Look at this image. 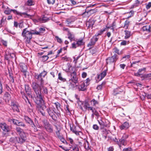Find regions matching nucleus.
I'll return each instance as SVG.
<instances>
[{
    "label": "nucleus",
    "instance_id": "nucleus-1",
    "mask_svg": "<svg viewBox=\"0 0 151 151\" xmlns=\"http://www.w3.org/2000/svg\"><path fill=\"white\" fill-rule=\"evenodd\" d=\"M32 87L35 93V94L34 95V100L35 102L37 104L43 103L44 100L43 99V96L41 93V91L42 89L44 93L45 94H47L48 90L47 88L44 86V84L39 85V84L34 82L32 83Z\"/></svg>",
    "mask_w": 151,
    "mask_h": 151
},
{
    "label": "nucleus",
    "instance_id": "nucleus-2",
    "mask_svg": "<svg viewBox=\"0 0 151 151\" xmlns=\"http://www.w3.org/2000/svg\"><path fill=\"white\" fill-rule=\"evenodd\" d=\"M32 35H40V33L35 30H29L27 28L23 30L22 36L24 38L26 43H29L32 38Z\"/></svg>",
    "mask_w": 151,
    "mask_h": 151
},
{
    "label": "nucleus",
    "instance_id": "nucleus-3",
    "mask_svg": "<svg viewBox=\"0 0 151 151\" xmlns=\"http://www.w3.org/2000/svg\"><path fill=\"white\" fill-rule=\"evenodd\" d=\"M47 74V72L45 70H44L39 74L35 73V77L37 80V81L40 83L39 85L44 84V78L46 76Z\"/></svg>",
    "mask_w": 151,
    "mask_h": 151
},
{
    "label": "nucleus",
    "instance_id": "nucleus-4",
    "mask_svg": "<svg viewBox=\"0 0 151 151\" xmlns=\"http://www.w3.org/2000/svg\"><path fill=\"white\" fill-rule=\"evenodd\" d=\"M24 119L26 123L30 125L33 128L35 132H36L38 131L36 125H35L32 120L30 118L27 116H24Z\"/></svg>",
    "mask_w": 151,
    "mask_h": 151
},
{
    "label": "nucleus",
    "instance_id": "nucleus-5",
    "mask_svg": "<svg viewBox=\"0 0 151 151\" xmlns=\"http://www.w3.org/2000/svg\"><path fill=\"white\" fill-rule=\"evenodd\" d=\"M54 109V108H53L49 107L46 109V111L49 115L52 118V119L54 120H56L57 119V117L55 114V112Z\"/></svg>",
    "mask_w": 151,
    "mask_h": 151
},
{
    "label": "nucleus",
    "instance_id": "nucleus-6",
    "mask_svg": "<svg viewBox=\"0 0 151 151\" xmlns=\"http://www.w3.org/2000/svg\"><path fill=\"white\" fill-rule=\"evenodd\" d=\"M98 121L100 126V128L103 129L105 127H106L109 126V122L107 120L104 119H101L99 120H98Z\"/></svg>",
    "mask_w": 151,
    "mask_h": 151
},
{
    "label": "nucleus",
    "instance_id": "nucleus-7",
    "mask_svg": "<svg viewBox=\"0 0 151 151\" xmlns=\"http://www.w3.org/2000/svg\"><path fill=\"white\" fill-rule=\"evenodd\" d=\"M118 59V55L116 54L112 56L107 58L106 59V63L107 64H110L111 63L115 62Z\"/></svg>",
    "mask_w": 151,
    "mask_h": 151
},
{
    "label": "nucleus",
    "instance_id": "nucleus-8",
    "mask_svg": "<svg viewBox=\"0 0 151 151\" xmlns=\"http://www.w3.org/2000/svg\"><path fill=\"white\" fill-rule=\"evenodd\" d=\"M70 75L71 78L69 81H71L75 84L77 83L78 82V78L77 77L76 72L74 71L70 73Z\"/></svg>",
    "mask_w": 151,
    "mask_h": 151
},
{
    "label": "nucleus",
    "instance_id": "nucleus-9",
    "mask_svg": "<svg viewBox=\"0 0 151 151\" xmlns=\"http://www.w3.org/2000/svg\"><path fill=\"white\" fill-rule=\"evenodd\" d=\"M15 57V55L13 53H9V52H6L5 55L4 56V58L6 60L8 61L10 60L12 61L14 58Z\"/></svg>",
    "mask_w": 151,
    "mask_h": 151
},
{
    "label": "nucleus",
    "instance_id": "nucleus-10",
    "mask_svg": "<svg viewBox=\"0 0 151 151\" xmlns=\"http://www.w3.org/2000/svg\"><path fill=\"white\" fill-rule=\"evenodd\" d=\"M11 121L14 124L23 128H26V125L22 122L14 119H11Z\"/></svg>",
    "mask_w": 151,
    "mask_h": 151
},
{
    "label": "nucleus",
    "instance_id": "nucleus-11",
    "mask_svg": "<svg viewBox=\"0 0 151 151\" xmlns=\"http://www.w3.org/2000/svg\"><path fill=\"white\" fill-rule=\"evenodd\" d=\"M19 137H17V143L22 144L27 139L26 134H21Z\"/></svg>",
    "mask_w": 151,
    "mask_h": 151
},
{
    "label": "nucleus",
    "instance_id": "nucleus-12",
    "mask_svg": "<svg viewBox=\"0 0 151 151\" xmlns=\"http://www.w3.org/2000/svg\"><path fill=\"white\" fill-rule=\"evenodd\" d=\"M73 67H72L70 63H68L63 67V70L66 72H69L71 73L73 72Z\"/></svg>",
    "mask_w": 151,
    "mask_h": 151
},
{
    "label": "nucleus",
    "instance_id": "nucleus-13",
    "mask_svg": "<svg viewBox=\"0 0 151 151\" xmlns=\"http://www.w3.org/2000/svg\"><path fill=\"white\" fill-rule=\"evenodd\" d=\"M84 44L83 40H78L76 42H75L72 44V47L74 48H76L77 47L83 45Z\"/></svg>",
    "mask_w": 151,
    "mask_h": 151
},
{
    "label": "nucleus",
    "instance_id": "nucleus-14",
    "mask_svg": "<svg viewBox=\"0 0 151 151\" xmlns=\"http://www.w3.org/2000/svg\"><path fill=\"white\" fill-rule=\"evenodd\" d=\"M128 135L127 134H124L123 136L119 140L120 143L124 146L126 145L127 144L126 139L128 138Z\"/></svg>",
    "mask_w": 151,
    "mask_h": 151
},
{
    "label": "nucleus",
    "instance_id": "nucleus-15",
    "mask_svg": "<svg viewBox=\"0 0 151 151\" xmlns=\"http://www.w3.org/2000/svg\"><path fill=\"white\" fill-rule=\"evenodd\" d=\"M1 128L4 132H8L9 130V127L5 123H2L0 124Z\"/></svg>",
    "mask_w": 151,
    "mask_h": 151
},
{
    "label": "nucleus",
    "instance_id": "nucleus-16",
    "mask_svg": "<svg viewBox=\"0 0 151 151\" xmlns=\"http://www.w3.org/2000/svg\"><path fill=\"white\" fill-rule=\"evenodd\" d=\"M96 37L95 36L91 39L90 42L87 45L88 47L94 45L95 44V43L98 41V38Z\"/></svg>",
    "mask_w": 151,
    "mask_h": 151
},
{
    "label": "nucleus",
    "instance_id": "nucleus-17",
    "mask_svg": "<svg viewBox=\"0 0 151 151\" xmlns=\"http://www.w3.org/2000/svg\"><path fill=\"white\" fill-rule=\"evenodd\" d=\"M25 90L26 93L28 96H30L31 97V89L28 84H25L24 85Z\"/></svg>",
    "mask_w": 151,
    "mask_h": 151
},
{
    "label": "nucleus",
    "instance_id": "nucleus-18",
    "mask_svg": "<svg viewBox=\"0 0 151 151\" xmlns=\"http://www.w3.org/2000/svg\"><path fill=\"white\" fill-rule=\"evenodd\" d=\"M95 22V21L93 19H90L87 22L86 25L88 28H92Z\"/></svg>",
    "mask_w": 151,
    "mask_h": 151
},
{
    "label": "nucleus",
    "instance_id": "nucleus-19",
    "mask_svg": "<svg viewBox=\"0 0 151 151\" xmlns=\"http://www.w3.org/2000/svg\"><path fill=\"white\" fill-rule=\"evenodd\" d=\"M39 105H41V107L43 111H40V112L41 114L43 116H45V113L44 111H46V109H47L46 106L44 104V102L42 104H40Z\"/></svg>",
    "mask_w": 151,
    "mask_h": 151
},
{
    "label": "nucleus",
    "instance_id": "nucleus-20",
    "mask_svg": "<svg viewBox=\"0 0 151 151\" xmlns=\"http://www.w3.org/2000/svg\"><path fill=\"white\" fill-rule=\"evenodd\" d=\"M19 65L20 70L23 72H26L27 70V67L26 65L24 63H20Z\"/></svg>",
    "mask_w": 151,
    "mask_h": 151
},
{
    "label": "nucleus",
    "instance_id": "nucleus-21",
    "mask_svg": "<svg viewBox=\"0 0 151 151\" xmlns=\"http://www.w3.org/2000/svg\"><path fill=\"white\" fill-rule=\"evenodd\" d=\"M129 123L127 122H124L122 125L119 126V128L121 130L127 129L129 127Z\"/></svg>",
    "mask_w": 151,
    "mask_h": 151
},
{
    "label": "nucleus",
    "instance_id": "nucleus-22",
    "mask_svg": "<svg viewBox=\"0 0 151 151\" xmlns=\"http://www.w3.org/2000/svg\"><path fill=\"white\" fill-rule=\"evenodd\" d=\"M11 106L14 111L19 112V109L15 102H12L11 103Z\"/></svg>",
    "mask_w": 151,
    "mask_h": 151
},
{
    "label": "nucleus",
    "instance_id": "nucleus-23",
    "mask_svg": "<svg viewBox=\"0 0 151 151\" xmlns=\"http://www.w3.org/2000/svg\"><path fill=\"white\" fill-rule=\"evenodd\" d=\"M86 87L85 83H83L79 85L78 86V90L79 91H84L86 90Z\"/></svg>",
    "mask_w": 151,
    "mask_h": 151
},
{
    "label": "nucleus",
    "instance_id": "nucleus-24",
    "mask_svg": "<svg viewBox=\"0 0 151 151\" xmlns=\"http://www.w3.org/2000/svg\"><path fill=\"white\" fill-rule=\"evenodd\" d=\"M45 129L47 131L50 132L52 133L53 132V129L51 125L49 123H47L46 124L45 126Z\"/></svg>",
    "mask_w": 151,
    "mask_h": 151
},
{
    "label": "nucleus",
    "instance_id": "nucleus-25",
    "mask_svg": "<svg viewBox=\"0 0 151 151\" xmlns=\"http://www.w3.org/2000/svg\"><path fill=\"white\" fill-rule=\"evenodd\" d=\"M21 93L22 96V97L23 99L25 100L26 102L27 103V101L28 103L31 106H32V105L31 104L30 102L29 101L28 99V98L26 96L25 93L24 91H21Z\"/></svg>",
    "mask_w": 151,
    "mask_h": 151
},
{
    "label": "nucleus",
    "instance_id": "nucleus-26",
    "mask_svg": "<svg viewBox=\"0 0 151 151\" xmlns=\"http://www.w3.org/2000/svg\"><path fill=\"white\" fill-rule=\"evenodd\" d=\"M15 130L17 133H18L19 135L21 134H26L25 132H24L23 130L21 129L19 127H17L15 129Z\"/></svg>",
    "mask_w": 151,
    "mask_h": 151
},
{
    "label": "nucleus",
    "instance_id": "nucleus-27",
    "mask_svg": "<svg viewBox=\"0 0 151 151\" xmlns=\"http://www.w3.org/2000/svg\"><path fill=\"white\" fill-rule=\"evenodd\" d=\"M75 20V18L74 17H71L67 19L66 20L65 22L67 24H69L73 22Z\"/></svg>",
    "mask_w": 151,
    "mask_h": 151
},
{
    "label": "nucleus",
    "instance_id": "nucleus-28",
    "mask_svg": "<svg viewBox=\"0 0 151 151\" xmlns=\"http://www.w3.org/2000/svg\"><path fill=\"white\" fill-rule=\"evenodd\" d=\"M125 32V36L124 38L127 39L129 38L131 35V32L130 31L125 30L124 31Z\"/></svg>",
    "mask_w": 151,
    "mask_h": 151
},
{
    "label": "nucleus",
    "instance_id": "nucleus-29",
    "mask_svg": "<svg viewBox=\"0 0 151 151\" xmlns=\"http://www.w3.org/2000/svg\"><path fill=\"white\" fill-rule=\"evenodd\" d=\"M124 90L121 89L120 88H118L114 90L113 94L114 95H116L119 93L120 92H122Z\"/></svg>",
    "mask_w": 151,
    "mask_h": 151
},
{
    "label": "nucleus",
    "instance_id": "nucleus-30",
    "mask_svg": "<svg viewBox=\"0 0 151 151\" xmlns=\"http://www.w3.org/2000/svg\"><path fill=\"white\" fill-rule=\"evenodd\" d=\"M142 29L144 31H146L149 32H151L150 27V25L144 26L142 27Z\"/></svg>",
    "mask_w": 151,
    "mask_h": 151
},
{
    "label": "nucleus",
    "instance_id": "nucleus-31",
    "mask_svg": "<svg viewBox=\"0 0 151 151\" xmlns=\"http://www.w3.org/2000/svg\"><path fill=\"white\" fill-rule=\"evenodd\" d=\"M145 70L146 68H145L139 69L137 73H135L134 75L137 76H139L142 74V72Z\"/></svg>",
    "mask_w": 151,
    "mask_h": 151
},
{
    "label": "nucleus",
    "instance_id": "nucleus-32",
    "mask_svg": "<svg viewBox=\"0 0 151 151\" xmlns=\"http://www.w3.org/2000/svg\"><path fill=\"white\" fill-rule=\"evenodd\" d=\"M5 88L8 92H10V93L12 94H13V91L10 88L9 86L7 84L5 85Z\"/></svg>",
    "mask_w": 151,
    "mask_h": 151
},
{
    "label": "nucleus",
    "instance_id": "nucleus-33",
    "mask_svg": "<svg viewBox=\"0 0 151 151\" xmlns=\"http://www.w3.org/2000/svg\"><path fill=\"white\" fill-rule=\"evenodd\" d=\"M86 142L87 143V145H86V144L85 143L84 146L85 149L86 150V151H92V150L88 145V142L86 140Z\"/></svg>",
    "mask_w": 151,
    "mask_h": 151
},
{
    "label": "nucleus",
    "instance_id": "nucleus-34",
    "mask_svg": "<svg viewBox=\"0 0 151 151\" xmlns=\"http://www.w3.org/2000/svg\"><path fill=\"white\" fill-rule=\"evenodd\" d=\"M10 142L15 144L17 143V137H11L9 139Z\"/></svg>",
    "mask_w": 151,
    "mask_h": 151
},
{
    "label": "nucleus",
    "instance_id": "nucleus-35",
    "mask_svg": "<svg viewBox=\"0 0 151 151\" xmlns=\"http://www.w3.org/2000/svg\"><path fill=\"white\" fill-rule=\"evenodd\" d=\"M58 79L63 82L66 81V79L63 77L61 73H59L58 74Z\"/></svg>",
    "mask_w": 151,
    "mask_h": 151
},
{
    "label": "nucleus",
    "instance_id": "nucleus-36",
    "mask_svg": "<svg viewBox=\"0 0 151 151\" xmlns=\"http://www.w3.org/2000/svg\"><path fill=\"white\" fill-rule=\"evenodd\" d=\"M68 38L71 42L74 38V35L71 33L70 32L68 33Z\"/></svg>",
    "mask_w": 151,
    "mask_h": 151
},
{
    "label": "nucleus",
    "instance_id": "nucleus-37",
    "mask_svg": "<svg viewBox=\"0 0 151 151\" xmlns=\"http://www.w3.org/2000/svg\"><path fill=\"white\" fill-rule=\"evenodd\" d=\"M98 102L94 99H93L91 101V106H94L96 104H98Z\"/></svg>",
    "mask_w": 151,
    "mask_h": 151
},
{
    "label": "nucleus",
    "instance_id": "nucleus-38",
    "mask_svg": "<svg viewBox=\"0 0 151 151\" xmlns=\"http://www.w3.org/2000/svg\"><path fill=\"white\" fill-rule=\"evenodd\" d=\"M130 57L129 55H125L122 57L121 59L122 62H124L126 60H127Z\"/></svg>",
    "mask_w": 151,
    "mask_h": 151
},
{
    "label": "nucleus",
    "instance_id": "nucleus-39",
    "mask_svg": "<svg viewBox=\"0 0 151 151\" xmlns=\"http://www.w3.org/2000/svg\"><path fill=\"white\" fill-rule=\"evenodd\" d=\"M49 58V57L47 55H44L40 57V59L43 62L46 61Z\"/></svg>",
    "mask_w": 151,
    "mask_h": 151
},
{
    "label": "nucleus",
    "instance_id": "nucleus-40",
    "mask_svg": "<svg viewBox=\"0 0 151 151\" xmlns=\"http://www.w3.org/2000/svg\"><path fill=\"white\" fill-rule=\"evenodd\" d=\"M4 96L5 97L7 98L8 101H9L11 99V95L9 93V92H6L4 94Z\"/></svg>",
    "mask_w": 151,
    "mask_h": 151
},
{
    "label": "nucleus",
    "instance_id": "nucleus-41",
    "mask_svg": "<svg viewBox=\"0 0 151 151\" xmlns=\"http://www.w3.org/2000/svg\"><path fill=\"white\" fill-rule=\"evenodd\" d=\"M129 43V41H126L125 40H123L121 42L120 45L123 46H125L128 44Z\"/></svg>",
    "mask_w": 151,
    "mask_h": 151
},
{
    "label": "nucleus",
    "instance_id": "nucleus-42",
    "mask_svg": "<svg viewBox=\"0 0 151 151\" xmlns=\"http://www.w3.org/2000/svg\"><path fill=\"white\" fill-rule=\"evenodd\" d=\"M106 28H104V29H102L100 31H98V33L96 34L95 36H97L99 35H101L104 32L106 31Z\"/></svg>",
    "mask_w": 151,
    "mask_h": 151
},
{
    "label": "nucleus",
    "instance_id": "nucleus-43",
    "mask_svg": "<svg viewBox=\"0 0 151 151\" xmlns=\"http://www.w3.org/2000/svg\"><path fill=\"white\" fill-rule=\"evenodd\" d=\"M9 80L11 82L14 83V78L13 76V74L9 72Z\"/></svg>",
    "mask_w": 151,
    "mask_h": 151
},
{
    "label": "nucleus",
    "instance_id": "nucleus-44",
    "mask_svg": "<svg viewBox=\"0 0 151 151\" xmlns=\"http://www.w3.org/2000/svg\"><path fill=\"white\" fill-rule=\"evenodd\" d=\"M6 17L4 18L3 17L0 21V28L3 27L2 24H3L6 21Z\"/></svg>",
    "mask_w": 151,
    "mask_h": 151
},
{
    "label": "nucleus",
    "instance_id": "nucleus-45",
    "mask_svg": "<svg viewBox=\"0 0 151 151\" xmlns=\"http://www.w3.org/2000/svg\"><path fill=\"white\" fill-rule=\"evenodd\" d=\"M105 84V82H103L102 83L99 85H98L96 87V89L98 90H101L103 88V86Z\"/></svg>",
    "mask_w": 151,
    "mask_h": 151
},
{
    "label": "nucleus",
    "instance_id": "nucleus-46",
    "mask_svg": "<svg viewBox=\"0 0 151 151\" xmlns=\"http://www.w3.org/2000/svg\"><path fill=\"white\" fill-rule=\"evenodd\" d=\"M59 139H60L61 142L65 144L68 145L67 142L65 140L63 137L62 136L61 137H59Z\"/></svg>",
    "mask_w": 151,
    "mask_h": 151
},
{
    "label": "nucleus",
    "instance_id": "nucleus-47",
    "mask_svg": "<svg viewBox=\"0 0 151 151\" xmlns=\"http://www.w3.org/2000/svg\"><path fill=\"white\" fill-rule=\"evenodd\" d=\"M27 4L28 6H32L34 4V2L32 0H28Z\"/></svg>",
    "mask_w": 151,
    "mask_h": 151
},
{
    "label": "nucleus",
    "instance_id": "nucleus-48",
    "mask_svg": "<svg viewBox=\"0 0 151 151\" xmlns=\"http://www.w3.org/2000/svg\"><path fill=\"white\" fill-rule=\"evenodd\" d=\"M70 148H72L73 151H79V149L77 145H75L73 146H71Z\"/></svg>",
    "mask_w": 151,
    "mask_h": 151
},
{
    "label": "nucleus",
    "instance_id": "nucleus-49",
    "mask_svg": "<svg viewBox=\"0 0 151 151\" xmlns=\"http://www.w3.org/2000/svg\"><path fill=\"white\" fill-rule=\"evenodd\" d=\"M103 132V137H104L105 139H106L107 138L106 134L107 133V130L105 129H103L102 131Z\"/></svg>",
    "mask_w": 151,
    "mask_h": 151
},
{
    "label": "nucleus",
    "instance_id": "nucleus-50",
    "mask_svg": "<svg viewBox=\"0 0 151 151\" xmlns=\"http://www.w3.org/2000/svg\"><path fill=\"white\" fill-rule=\"evenodd\" d=\"M21 14H19V15H20L21 16H22V15H25V16L24 17L29 18L30 17H32V15L29 14H28L27 13H25V12H23V13L21 12Z\"/></svg>",
    "mask_w": 151,
    "mask_h": 151
},
{
    "label": "nucleus",
    "instance_id": "nucleus-51",
    "mask_svg": "<svg viewBox=\"0 0 151 151\" xmlns=\"http://www.w3.org/2000/svg\"><path fill=\"white\" fill-rule=\"evenodd\" d=\"M130 22L128 20H126L124 22V27L127 29L129 26Z\"/></svg>",
    "mask_w": 151,
    "mask_h": 151
},
{
    "label": "nucleus",
    "instance_id": "nucleus-52",
    "mask_svg": "<svg viewBox=\"0 0 151 151\" xmlns=\"http://www.w3.org/2000/svg\"><path fill=\"white\" fill-rule=\"evenodd\" d=\"M96 12V10L95 9H90L88 11H87V12L88 13H89L90 14H91L95 13Z\"/></svg>",
    "mask_w": 151,
    "mask_h": 151
},
{
    "label": "nucleus",
    "instance_id": "nucleus-53",
    "mask_svg": "<svg viewBox=\"0 0 151 151\" xmlns=\"http://www.w3.org/2000/svg\"><path fill=\"white\" fill-rule=\"evenodd\" d=\"M84 108L88 110V107H90L89 104L87 102H86L85 103L84 105Z\"/></svg>",
    "mask_w": 151,
    "mask_h": 151
},
{
    "label": "nucleus",
    "instance_id": "nucleus-54",
    "mask_svg": "<svg viewBox=\"0 0 151 151\" xmlns=\"http://www.w3.org/2000/svg\"><path fill=\"white\" fill-rule=\"evenodd\" d=\"M90 81L91 79L89 78H88L86 80L85 82L83 83H85V85L87 86L89 85Z\"/></svg>",
    "mask_w": 151,
    "mask_h": 151
},
{
    "label": "nucleus",
    "instance_id": "nucleus-55",
    "mask_svg": "<svg viewBox=\"0 0 151 151\" xmlns=\"http://www.w3.org/2000/svg\"><path fill=\"white\" fill-rule=\"evenodd\" d=\"M56 106V108L58 110H59L60 108V104L58 102H56L54 103Z\"/></svg>",
    "mask_w": 151,
    "mask_h": 151
},
{
    "label": "nucleus",
    "instance_id": "nucleus-56",
    "mask_svg": "<svg viewBox=\"0 0 151 151\" xmlns=\"http://www.w3.org/2000/svg\"><path fill=\"white\" fill-rule=\"evenodd\" d=\"M106 70H104L100 74V75L103 78L106 76Z\"/></svg>",
    "mask_w": 151,
    "mask_h": 151
},
{
    "label": "nucleus",
    "instance_id": "nucleus-57",
    "mask_svg": "<svg viewBox=\"0 0 151 151\" xmlns=\"http://www.w3.org/2000/svg\"><path fill=\"white\" fill-rule=\"evenodd\" d=\"M55 38L56 39L57 42L59 43H61L62 42V40L58 36H55Z\"/></svg>",
    "mask_w": 151,
    "mask_h": 151
},
{
    "label": "nucleus",
    "instance_id": "nucleus-58",
    "mask_svg": "<svg viewBox=\"0 0 151 151\" xmlns=\"http://www.w3.org/2000/svg\"><path fill=\"white\" fill-rule=\"evenodd\" d=\"M146 7L147 9H148L151 7V2L148 3L147 4H146Z\"/></svg>",
    "mask_w": 151,
    "mask_h": 151
},
{
    "label": "nucleus",
    "instance_id": "nucleus-59",
    "mask_svg": "<svg viewBox=\"0 0 151 151\" xmlns=\"http://www.w3.org/2000/svg\"><path fill=\"white\" fill-rule=\"evenodd\" d=\"M93 128L95 130H98L99 129V127L96 124H93Z\"/></svg>",
    "mask_w": 151,
    "mask_h": 151
},
{
    "label": "nucleus",
    "instance_id": "nucleus-60",
    "mask_svg": "<svg viewBox=\"0 0 151 151\" xmlns=\"http://www.w3.org/2000/svg\"><path fill=\"white\" fill-rule=\"evenodd\" d=\"M10 12H13L14 14H17V15H19L21 14V12H17V10L14 9H11V10Z\"/></svg>",
    "mask_w": 151,
    "mask_h": 151
},
{
    "label": "nucleus",
    "instance_id": "nucleus-61",
    "mask_svg": "<svg viewBox=\"0 0 151 151\" xmlns=\"http://www.w3.org/2000/svg\"><path fill=\"white\" fill-rule=\"evenodd\" d=\"M3 92V86L1 81H0V95Z\"/></svg>",
    "mask_w": 151,
    "mask_h": 151
},
{
    "label": "nucleus",
    "instance_id": "nucleus-62",
    "mask_svg": "<svg viewBox=\"0 0 151 151\" xmlns=\"http://www.w3.org/2000/svg\"><path fill=\"white\" fill-rule=\"evenodd\" d=\"M122 151H132V149L130 147H128L124 149Z\"/></svg>",
    "mask_w": 151,
    "mask_h": 151
},
{
    "label": "nucleus",
    "instance_id": "nucleus-63",
    "mask_svg": "<svg viewBox=\"0 0 151 151\" xmlns=\"http://www.w3.org/2000/svg\"><path fill=\"white\" fill-rule=\"evenodd\" d=\"M95 109L93 107V106H90V107H88V109L87 110L88 111L91 110V111L92 113L94 112V111L95 110Z\"/></svg>",
    "mask_w": 151,
    "mask_h": 151
},
{
    "label": "nucleus",
    "instance_id": "nucleus-64",
    "mask_svg": "<svg viewBox=\"0 0 151 151\" xmlns=\"http://www.w3.org/2000/svg\"><path fill=\"white\" fill-rule=\"evenodd\" d=\"M143 77L144 78L150 77H151V73L145 74L143 75Z\"/></svg>",
    "mask_w": 151,
    "mask_h": 151
}]
</instances>
